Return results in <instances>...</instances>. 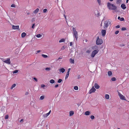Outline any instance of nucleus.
<instances>
[{
    "instance_id": "nucleus-1",
    "label": "nucleus",
    "mask_w": 129,
    "mask_h": 129,
    "mask_svg": "<svg viewBox=\"0 0 129 129\" xmlns=\"http://www.w3.org/2000/svg\"><path fill=\"white\" fill-rule=\"evenodd\" d=\"M108 8L110 10H115L117 9L116 6L110 3H108L107 4Z\"/></svg>"
},
{
    "instance_id": "nucleus-2",
    "label": "nucleus",
    "mask_w": 129,
    "mask_h": 129,
    "mask_svg": "<svg viewBox=\"0 0 129 129\" xmlns=\"http://www.w3.org/2000/svg\"><path fill=\"white\" fill-rule=\"evenodd\" d=\"M111 23V21L110 20H107L104 23V28L105 29H106V28L108 27V26L110 25Z\"/></svg>"
},
{
    "instance_id": "nucleus-3",
    "label": "nucleus",
    "mask_w": 129,
    "mask_h": 129,
    "mask_svg": "<svg viewBox=\"0 0 129 129\" xmlns=\"http://www.w3.org/2000/svg\"><path fill=\"white\" fill-rule=\"evenodd\" d=\"M99 51V50L98 49L95 50L93 51L90 55L91 57L92 58L94 57Z\"/></svg>"
},
{
    "instance_id": "nucleus-4",
    "label": "nucleus",
    "mask_w": 129,
    "mask_h": 129,
    "mask_svg": "<svg viewBox=\"0 0 129 129\" xmlns=\"http://www.w3.org/2000/svg\"><path fill=\"white\" fill-rule=\"evenodd\" d=\"M102 40L99 39V37H97L96 38V44L98 45H101L103 43Z\"/></svg>"
},
{
    "instance_id": "nucleus-5",
    "label": "nucleus",
    "mask_w": 129,
    "mask_h": 129,
    "mask_svg": "<svg viewBox=\"0 0 129 129\" xmlns=\"http://www.w3.org/2000/svg\"><path fill=\"white\" fill-rule=\"evenodd\" d=\"M72 30L74 32V35L75 36L76 40H77L78 37L77 32L76 31L75 29L74 28H73Z\"/></svg>"
},
{
    "instance_id": "nucleus-6",
    "label": "nucleus",
    "mask_w": 129,
    "mask_h": 129,
    "mask_svg": "<svg viewBox=\"0 0 129 129\" xmlns=\"http://www.w3.org/2000/svg\"><path fill=\"white\" fill-rule=\"evenodd\" d=\"M118 94L120 99L122 100H126L125 97L119 92H118Z\"/></svg>"
},
{
    "instance_id": "nucleus-7",
    "label": "nucleus",
    "mask_w": 129,
    "mask_h": 129,
    "mask_svg": "<svg viewBox=\"0 0 129 129\" xmlns=\"http://www.w3.org/2000/svg\"><path fill=\"white\" fill-rule=\"evenodd\" d=\"M3 61L4 62L8 64H10V59L9 58H8L7 59H6L5 60H3Z\"/></svg>"
},
{
    "instance_id": "nucleus-8",
    "label": "nucleus",
    "mask_w": 129,
    "mask_h": 129,
    "mask_svg": "<svg viewBox=\"0 0 129 129\" xmlns=\"http://www.w3.org/2000/svg\"><path fill=\"white\" fill-rule=\"evenodd\" d=\"M96 90V89L93 86L91 89L89 91V93L90 94L92 92H93Z\"/></svg>"
},
{
    "instance_id": "nucleus-9",
    "label": "nucleus",
    "mask_w": 129,
    "mask_h": 129,
    "mask_svg": "<svg viewBox=\"0 0 129 129\" xmlns=\"http://www.w3.org/2000/svg\"><path fill=\"white\" fill-rule=\"evenodd\" d=\"M13 29H14L19 30V25H13L12 26Z\"/></svg>"
},
{
    "instance_id": "nucleus-10",
    "label": "nucleus",
    "mask_w": 129,
    "mask_h": 129,
    "mask_svg": "<svg viewBox=\"0 0 129 129\" xmlns=\"http://www.w3.org/2000/svg\"><path fill=\"white\" fill-rule=\"evenodd\" d=\"M51 112V110H50L48 113L44 114L43 115V117H47L50 114Z\"/></svg>"
},
{
    "instance_id": "nucleus-11",
    "label": "nucleus",
    "mask_w": 129,
    "mask_h": 129,
    "mask_svg": "<svg viewBox=\"0 0 129 129\" xmlns=\"http://www.w3.org/2000/svg\"><path fill=\"white\" fill-rule=\"evenodd\" d=\"M59 70L60 72V73H62L64 72L65 71V70L64 69L62 68L59 69Z\"/></svg>"
},
{
    "instance_id": "nucleus-12",
    "label": "nucleus",
    "mask_w": 129,
    "mask_h": 129,
    "mask_svg": "<svg viewBox=\"0 0 129 129\" xmlns=\"http://www.w3.org/2000/svg\"><path fill=\"white\" fill-rule=\"evenodd\" d=\"M101 33L102 34V35L103 36H104L106 34V30L105 29L104 30H102L101 31Z\"/></svg>"
},
{
    "instance_id": "nucleus-13",
    "label": "nucleus",
    "mask_w": 129,
    "mask_h": 129,
    "mask_svg": "<svg viewBox=\"0 0 129 129\" xmlns=\"http://www.w3.org/2000/svg\"><path fill=\"white\" fill-rule=\"evenodd\" d=\"M121 7L122 9L124 10L126 8L125 5L124 4H122L121 5Z\"/></svg>"
},
{
    "instance_id": "nucleus-14",
    "label": "nucleus",
    "mask_w": 129,
    "mask_h": 129,
    "mask_svg": "<svg viewBox=\"0 0 129 129\" xmlns=\"http://www.w3.org/2000/svg\"><path fill=\"white\" fill-rule=\"evenodd\" d=\"M98 48L97 46H93V47H91V48L93 50H97L98 49Z\"/></svg>"
},
{
    "instance_id": "nucleus-15",
    "label": "nucleus",
    "mask_w": 129,
    "mask_h": 129,
    "mask_svg": "<svg viewBox=\"0 0 129 129\" xmlns=\"http://www.w3.org/2000/svg\"><path fill=\"white\" fill-rule=\"evenodd\" d=\"M96 89H98L100 88V86L98 85V84L96 83H95L94 85Z\"/></svg>"
},
{
    "instance_id": "nucleus-16",
    "label": "nucleus",
    "mask_w": 129,
    "mask_h": 129,
    "mask_svg": "<svg viewBox=\"0 0 129 129\" xmlns=\"http://www.w3.org/2000/svg\"><path fill=\"white\" fill-rule=\"evenodd\" d=\"M39 9L37 8L34 11L33 13L35 14H36L39 12Z\"/></svg>"
},
{
    "instance_id": "nucleus-17",
    "label": "nucleus",
    "mask_w": 129,
    "mask_h": 129,
    "mask_svg": "<svg viewBox=\"0 0 129 129\" xmlns=\"http://www.w3.org/2000/svg\"><path fill=\"white\" fill-rule=\"evenodd\" d=\"M105 97L106 99L108 100L110 98V96L109 94H106L105 95Z\"/></svg>"
},
{
    "instance_id": "nucleus-18",
    "label": "nucleus",
    "mask_w": 129,
    "mask_h": 129,
    "mask_svg": "<svg viewBox=\"0 0 129 129\" xmlns=\"http://www.w3.org/2000/svg\"><path fill=\"white\" fill-rule=\"evenodd\" d=\"M91 113L90 111H86L85 112V115H90Z\"/></svg>"
},
{
    "instance_id": "nucleus-19",
    "label": "nucleus",
    "mask_w": 129,
    "mask_h": 129,
    "mask_svg": "<svg viewBox=\"0 0 129 129\" xmlns=\"http://www.w3.org/2000/svg\"><path fill=\"white\" fill-rule=\"evenodd\" d=\"M45 96L44 95H42L41 96L40 98V100H43L45 98Z\"/></svg>"
},
{
    "instance_id": "nucleus-20",
    "label": "nucleus",
    "mask_w": 129,
    "mask_h": 129,
    "mask_svg": "<svg viewBox=\"0 0 129 129\" xmlns=\"http://www.w3.org/2000/svg\"><path fill=\"white\" fill-rule=\"evenodd\" d=\"M26 35V34L25 33H23L21 34V37L22 38L24 37Z\"/></svg>"
},
{
    "instance_id": "nucleus-21",
    "label": "nucleus",
    "mask_w": 129,
    "mask_h": 129,
    "mask_svg": "<svg viewBox=\"0 0 129 129\" xmlns=\"http://www.w3.org/2000/svg\"><path fill=\"white\" fill-rule=\"evenodd\" d=\"M50 83L51 84H53L55 82V81L53 79H51L49 81Z\"/></svg>"
},
{
    "instance_id": "nucleus-22",
    "label": "nucleus",
    "mask_w": 129,
    "mask_h": 129,
    "mask_svg": "<svg viewBox=\"0 0 129 129\" xmlns=\"http://www.w3.org/2000/svg\"><path fill=\"white\" fill-rule=\"evenodd\" d=\"M69 113H70V114H69L70 116H71L73 115V114H74V112L73 111H70Z\"/></svg>"
},
{
    "instance_id": "nucleus-23",
    "label": "nucleus",
    "mask_w": 129,
    "mask_h": 129,
    "mask_svg": "<svg viewBox=\"0 0 129 129\" xmlns=\"http://www.w3.org/2000/svg\"><path fill=\"white\" fill-rule=\"evenodd\" d=\"M97 2L99 5L100 6L101 5V0H97Z\"/></svg>"
},
{
    "instance_id": "nucleus-24",
    "label": "nucleus",
    "mask_w": 129,
    "mask_h": 129,
    "mask_svg": "<svg viewBox=\"0 0 129 129\" xmlns=\"http://www.w3.org/2000/svg\"><path fill=\"white\" fill-rule=\"evenodd\" d=\"M16 86V84H13L12 86L11 87V89H12L14 88Z\"/></svg>"
},
{
    "instance_id": "nucleus-25",
    "label": "nucleus",
    "mask_w": 129,
    "mask_h": 129,
    "mask_svg": "<svg viewBox=\"0 0 129 129\" xmlns=\"http://www.w3.org/2000/svg\"><path fill=\"white\" fill-rule=\"evenodd\" d=\"M45 70L47 71H49L51 70V69L50 68L47 67L46 68Z\"/></svg>"
},
{
    "instance_id": "nucleus-26",
    "label": "nucleus",
    "mask_w": 129,
    "mask_h": 129,
    "mask_svg": "<svg viewBox=\"0 0 129 129\" xmlns=\"http://www.w3.org/2000/svg\"><path fill=\"white\" fill-rule=\"evenodd\" d=\"M65 40L64 39H62L61 40H60L59 41V43H61V42H64L65 41Z\"/></svg>"
},
{
    "instance_id": "nucleus-27",
    "label": "nucleus",
    "mask_w": 129,
    "mask_h": 129,
    "mask_svg": "<svg viewBox=\"0 0 129 129\" xmlns=\"http://www.w3.org/2000/svg\"><path fill=\"white\" fill-rule=\"evenodd\" d=\"M108 75L109 76H111L112 74V72L111 71H109L108 72Z\"/></svg>"
},
{
    "instance_id": "nucleus-28",
    "label": "nucleus",
    "mask_w": 129,
    "mask_h": 129,
    "mask_svg": "<svg viewBox=\"0 0 129 129\" xmlns=\"http://www.w3.org/2000/svg\"><path fill=\"white\" fill-rule=\"evenodd\" d=\"M70 63H74V60L70 58Z\"/></svg>"
},
{
    "instance_id": "nucleus-29",
    "label": "nucleus",
    "mask_w": 129,
    "mask_h": 129,
    "mask_svg": "<svg viewBox=\"0 0 129 129\" xmlns=\"http://www.w3.org/2000/svg\"><path fill=\"white\" fill-rule=\"evenodd\" d=\"M74 89L75 90H77L78 89V87L77 86H75L74 87Z\"/></svg>"
},
{
    "instance_id": "nucleus-30",
    "label": "nucleus",
    "mask_w": 129,
    "mask_h": 129,
    "mask_svg": "<svg viewBox=\"0 0 129 129\" xmlns=\"http://www.w3.org/2000/svg\"><path fill=\"white\" fill-rule=\"evenodd\" d=\"M42 56L44 58H47L48 57V56L47 55L42 54Z\"/></svg>"
},
{
    "instance_id": "nucleus-31",
    "label": "nucleus",
    "mask_w": 129,
    "mask_h": 129,
    "mask_svg": "<svg viewBox=\"0 0 129 129\" xmlns=\"http://www.w3.org/2000/svg\"><path fill=\"white\" fill-rule=\"evenodd\" d=\"M45 87V85L44 84H42L41 85V88H43V89H44V87Z\"/></svg>"
},
{
    "instance_id": "nucleus-32",
    "label": "nucleus",
    "mask_w": 129,
    "mask_h": 129,
    "mask_svg": "<svg viewBox=\"0 0 129 129\" xmlns=\"http://www.w3.org/2000/svg\"><path fill=\"white\" fill-rule=\"evenodd\" d=\"M41 35L40 34H38L36 35V37L37 38H39L41 36Z\"/></svg>"
},
{
    "instance_id": "nucleus-33",
    "label": "nucleus",
    "mask_w": 129,
    "mask_h": 129,
    "mask_svg": "<svg viewBox=\"0 0 129 129\" xmlns=\"http://www.w3.org/2000/svg\"><path fill=\"white\" fill-rule=\"evenodd\" d=\"M62 81V79H59L58 81L57 82L58 83H60Z\"/></svg>"
},
{
    "instance_id": "nucleus-34",
    "label": "nucleus",
    "mask_w": 129,
    "mask_h": 129,
    "mask_svg": "<svg viewBox=\"0 0 129 129\" xmlns=\"http://www.w3.org/2000/svg\"><path fill=\"white\" fill-rule=\"evenodd\" d=\"M111 80L113 81H114L116 80V78L114 77H113L111 78Z\"/></svg>"
},
{
    "instance_id": "nucleus-35",
    "label": "nucleus",
    "mask_w": 129,
    "mask_h": 129,
    "mask_svg": "<svg viewBox=\"0 0 129 129\" xmlns=\"http://www.w3.org/2000/svg\"><path fill=\"white\" fill-rule=\"evenodd\" d=\"M18 72V70H16L14 71L13 73V74H15L17 73Z\"/></svg>"
},
{
    "instance_id": "nucleus-36",
    "label": "nucleus",
    "mask_w": 129,
    "mask_h": 129,
    "mask_svg": "<svg viewBox=\"0 0 129 129\" xmlns=\"http://www.w3.org/2000/svg\"><path fill=\"white\" fill-rule=\"evenodd\" d=\"M47 11V9H45L43 10V12L45 13Z\"/></svg>"
},
{
    "instance_id": "nucleus-37",
    "label": "nucleus",
    "mask_w": 129,
    "mask_h": 129,
    "mask_svg": "<svg viewBox=\"0 0 129 129\" xmlns=\"http://www.w3.org/2000/svg\"><path fill=\"white\" fill-rule=\"evenodd\" d=\"M90 118L92 119H93L94 118V116L93 115H91V116Z\"/></svg>"
},
{
    "instance_id": "nucleus-38",
    "label": "nucleus",
    "mask_w": 129,
    "mask_h": 129,
    "mask_svg": "<svg viewBox=\"0 0 129 129\" xmlns=\"http://www.w3.org/2000/svg\"><path fill=\"white\" fill-rule=\"evenodd\" d=\"M125 45L124 44L122 43L120 44V47H123Z\"/></svg>"
},
{
    "instance_id": "nucleus-39",
    "label": "nucleus",
    "mask_w": 129,
    "mask_h": 129,
    "mask_svg": "<svg viewBox=\"0 0 129 129\" xmlns=\"http://www.w3.org/2000/svg\"><path fill=\"white\" fill-rule=\"evenodd\" d=\"M90 52H91V51L90 50H87L86 52L87 53H88V54Z\"/></svg>"
},
{
    "instance_id": "nucleus-40",
    "label": "nucleus",
    "mask_w": 129,
    "mask_h": 129,
    "mask_svg": "<svg viewBox=\"0 0 129 129\" xmlns=\"http://www.w3.org/2000/svg\"><path fill=\"white\" fill-rule=\"evenodd\" d=\"M120 21H123L124 20V19L122 17L120 18Z\"/></svg>"
},
{
    "instance_id": "nucleus-41",
    "label": "nucleus",
    "mask_w": 129,
    "mask_h": 129,
    "mask_svg": "<svg viewBox=\"0 0 129 129\" xmlns=\"http://www.w3.org/2000/svg\"><path fill=\"white\" fill-rule=\"evenodd\" d=\"M11 7H15V5L14 4H12L11 5Z\"/></svg>"
},
{
    "instance_id": "nucleus-42",
    "label": "nucleus",
    "mask_w": 129,
    "mask_h": 129,
    "mask_svg": "<svg viewBox=\"0 0 129 129\" xmlns=\"http://www.w3.org/2000/svg\"><path fill=\"white\" fill-rule=\"evenodd\" d=\"M126 28L125 27H123L121 29V30H126Z\"/></svg>"
},
{
    "instance_id": "nucleus-43",
    "label": "nucleus",
    "mask_w": 129,
    "mask_h": 129,
    "mask_svg": "<svg viewBox=\"0 0 129 129\" xmlns=\"http://www.w3.org/2000/svg\"><path fill=\"white\" fill-rule=\"evenodd\" d=\"M119 33V31L118 30H117L115 32V34L116 35L117 34Z\"/></svg>"
},
{
    "instance_id": "nucleus-44",
    "label": "nucleus",
    "mask_w": 129,
    "mask_h": 129,
    "mask_svg": "<svg viewBox=\"0 0 129 129\" xmlns=\"http://www.w3.org/2000/svg\"><path fill=\"white\" fill-rule=\"evenodd\" d=\"M69 75L67 74L66 75V76L65 78V79H67L69 77Z\"/></svg>"
},
{
    "instance_id": "nucleus-45",
    "label": "nucleus",
    "mask_w": 129,
    "mask_h": 129,
    "mask_svg": "<svg viewBox=\"0 0 129 129\" xmlns=\"http://www.w3.org/2000/svg\"><path fill=\"white\" fill-rule=\"evenodd\" d=\"M117 1V3H120L121 1V0H116Z\"/></svg>"
},
{
    "instance_id": "nucleus-46",
    "label": "nucleus",
    "mask_w": 129,
    "mask_h": 129,
    "mask_svg": "<svg viewBox=\"0 0 129 129\" xmlns=\"http://www.w3.org/2000/svg\"><path fill=\"white\" fill-rule=\"evenodd\" d=\"M33 79L34 80H35L36 82H37L38 80L35 77H34L33 78Z\"/></svg>"
},
{
    "instance_id": "nucleus-47",
    "label": "nucleus",
    "mask_w": 129,
    "mask_h": 129,
    "mask_svg": "<svg viewBox=\"0 0 129 129\" xmlns=\"http://www.w3.org/2000/svg\"><path fill=\"white\" fill-rule=\"evenodd\" d=\"M8 117H9V116H8V115H7L5 116V119H7L8 118Z\"/></svg>"
},
{
    "instance_id": "nucleus-48",
    "label": "nucleus",
    "mask_w": 129,
    "mask_h": 129,
    "mask_svg": "<svg viewBox=\"0 0 129 129\" xmlns=\"http://www.w3.org/2000/svg\"><path fill=\"white\" fill-rule=\"evenodd\" d=\"M35 25V24H33L31 28H32L34 29V26Z\"/></svg>"
},
{
    "instance_id": "nucleus-49",
    "label": "nucleus",
    "mask_w": 129,
    "mask_h": 129,
    "mask_svg": "<svg viewBox=\"0 0 129 129\" xmlns=\"http://www.w3.org/2000/svg\"><path fill=\"white\" fill-rule=\"evenodd\" d=\"M120 26L119 25H117L116 26V28H119Z\"/></svg>"
},
{
    "instance_id": "nucleus-50",
    "label": "nucleus",
    "mask_w": 129,
    "mask_h": 129,
    "mask_svg": "<svg viewBox=\"0 0 129 129\" xmlns=\"http://www.w3.org/2000/svg\"><path fill=\"white\" fill-rule=\"evenodd\" d=\"M58 86H59V85H58V84H57L56 85H55V88H57L58 87Z\"/></svg>"
},
{
    "instance_id": "nucleus-51",
    "label": "nucleus",
    "mask_w": 129,
    "mask_h": 129,
    "mask_svg": "<svg viewBox=\"0 0 129 129\" xmlns=\"http://www.w3.org/2000/svg\"><path fill=\"white\" fill-rule=\"evenodd\" d=\"M65 48V46H63L61 48L62 49H64Z\"/></svg>"
},
{
    "instance_id": "nucleus-52",
    "label": "nucleus",
    "mask_w": 129,
    "mask_h": 129,
    "mask_svg": "<svg viewBox=\"0 0 129 129\" xmlns=\"http://www.w3.org/2000/svg\"><path fill=\"white\" fill-rule=\"evenodd\" d=\"M28 92H26V93L25 94L26 95H28Z\"/></svg>"
},
{
    "instance_id": "nucleus-53",
    "label": "nucleus",
    "mask_w": 129,
    "mask_h": 129,
    "mask_svg": "<svg viewBox=\"0 0 129 129\" xmlns=\"http://www.w3.org/2000/svg\"><path fill=\"white\" fill-rule=\"evenodd\" d=\"M72 42H71L70 43V46H72Z\"/></svg>"
},
{
    "instance_id": "nucleus-54",
    "label": "nucleus",
    "mask_w": 129,
    "mask_h": 129,
    "mask_svg": "<svg viewBox=\"0 0 129 129\" xmlns=\"http://www.w3.org/2000/svg\"><path fill=\"white\" fill-rule=\"evenodd\" d=\"M95 15L96 16H98L100 15V13H98L97 14H95Z\"/></svg>"
},
{
    "instance_id": "nucleus-55",
    "label": "nucleus",
    "mask_w": 129,
    "mask_h": 129,
    "mask_svg": "<svg viewBox=\"0 0 129 129\" xmlns=\"http://www.w3.org/2000/svg\"><path fill=\"white\" fill-rule=\"evenodd\" d=\"M41 51L40 50H38L37 51V53H36V54H37V53H39Z\"/></svg>"
},
{
    "instance_id": "nucleus-56",
    "label": "nucleus",
    "mask_w": 129,
    "mask_h": 129,
    "mask_svg": "<svg viewBox=\"0 0 129 129\" xmlns=\"http://www.w3.org/2000/svg\"><path fill=\"white\" fill-rule=\"evenodd\" d=\"M70 69H71L70 68L68 69V71H69V72H70Z\"/></svg>"
},
{
    "instance_id": "nucleus-57",
    "label": "nucleus",
    "mask_w": 129,
    "mask_h": 129,
    "mask_svg": "<svg viewBox=\"0 0 129 129\" xmlns=\"http://www.w3.org/2000/svg\"><path fill=\"white\" fill-rule=\"evenodd\" d=\"M67 74H68V75H69V71H67Z\"/></svg>"
},
{
    "instance_id": "nucleus-58",
    "label": "nucleus",
    "mask_w": 129,
    "mask_h": 129,
    "mask_svg": "<svg viewBox=\"0 0 129 129\" xmlns=\"http://www.w3.org/2000/svg\"><path fill=\"white\" fill-rule=\"evenodd\" d=\"M23 119H21V120L20 121V122H21L22 121H23Z\"/></svg>"
},
{
    "instance_id": "nucleus-59",
    "label": "nucleus",
    "mask_w": 129,
    "mask_h": 129,
    "mask_svg": "<svg viewBox=\"0 0 129 129\" xmlns=\"http://www.w3.org/2000/svg\"><path fill=\"white\" fill-rule=\"evenodd\" d=\"M120 17L119 16H118V19H120Z\"/></svg>"
},
{
    "instance_id": "nucleus-60",
    "label": "nucleus",
    "mask_w": 129,
    "mask_h": 129,
    "mask_svg": "<svg viewBox=\"0 0 129 129\" xmlns=\"http://www.w3.org/2000/svg\"><path fill=\"white\" fill-rule=\"evenodd\" d=\"M128 0H126V3H128Z\"/></svg>"
},
{
    "instance_id": "nucleus-61",
    "label": "nucleus",
    "mask_w": 129,
    "mask_h": 129,
    "mask_svg": "<svg viewBox=\"0 0 129 129\" xmlns=\"http://www.w3.org/2000/svg\"><path fill=\"white\" fill-rule=\"evenodd\" d=\"M61 59V58L59 57V58L58 59V60H59V59Z\"/></svg>"
},
{
    "instance_id": "nucleus-62",
    "label": "nucleus",
    "mask_w": 129,
    "mask_h": 129,
    "mask_svg": "<svg viewBox=\"0 0 129 129\" xmlns=\"http://www.w3.org/2000/svg\"><path fill=\"white\" fill-rule=\"evenodd\" d=\"M129 36V35L128 34H127V36Z\"/></svg>"
},
{
    "instance_id": "nucleus-63",
    "label": "nucleus",
    "mask_w": 129,
    "mask_h": 129,
    "mask_svg": "<svg viewBox=\"0 0 129 129\" xmlns=\"http://www.w3.org/2000/svg\"><path fill=\"white\" fill-rule=\"evenodd\" d=\"M118 129H120V128H118Z\"/></svg>"
},
{
    "instance_id": "nucleus-64",
    "label": "nucleus",
    "mask_w": 129,
    "mask_h": 129,
    "mask_svg": "<svg viewBox=\"0 0 129 129\" xmlns=\"http://www.w3.org/2000/svg\"><path fill=\"white\" fill-rule=\"evenodd\" d=\"M65 18H66V17L65 16Z\"/></svg>"
}]
</instances>
